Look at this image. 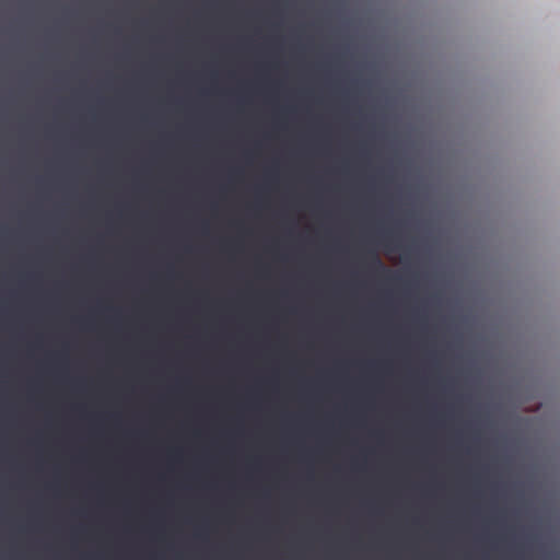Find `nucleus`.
I'll return each mask as SVG.
<instances>
[{
    "mask_svg": "<svg viewBox=\"0 0 560 560\" xmlns=\"http://www.w3.org/2000/svg\"><path fill=\"white\" fill-rule=\"evenodd\" d=\"M493 389H494V387L492 386V397L494 396ZM491 407H492V411H493L494 410V401L493 400H492Z\"/></svg>",
    "mask_w": 560,
    "mask_h": 560,
    "instance_id": "20e7f679",
    "label": "nucleus"
},
{
    "mask_svg": "<svg viewBox=\"0 0 560 560\" xmlns=\"http://www.w3.org/2000/svg\"><path fill=\"white\" fill-rule=\"evenodd\" d=\"M369 258H370V265L373 269L377 270V271H382V272H386V273H390V271L385 267V265L383 264V261L381 260L380 256L377 255V253L375 252H371L369 254Z\"/></svg>",
    "mask_w": 560,
    "mask_h": 560,
    "instance_id": "f03ea898",
    "label": "nucleus"
},
{
    "mask_svg": "<svg viewBox=\"0 0 560 560\" xmlns=\"http://www.w3.org/2000/svg\"><path fill=\"white\" fill-rule=\"evenodd\" d=\"M492 255L494 254V178L492 177Z\"/></svg>",
    "mask_w": 560,
    "mask_h": 560,
    "instance_id": "7ed1b4c3",
    "label": "nucleus"
},
{
    "mask_svg": "<svg viewBox=\"0 0 560 560\" xmlns=\"http://www.w3.org/2000/svg\"><path fill=\"white\" fill-rule=\"evenodd\" d=\"M386 247H387L389 250H392V247H390V245H389V244H386Z\"/></svg>",
    "mask_w": 560,
    "mask_h": 560,
    "instance_id": "39448f33",
    "label": "nucleus"
},
{
    "mask_svg": "<svg viewBox=\"0 0 560 560\" xmlns=\"http://www.w3.org/2000/svg\"><path fill=\"white\" fill-rule=\"evenodd\" d=\"M491 362H492V363L494 362V359H493V358L491 359Z\"/></svg>",
    "mask_w": 560,
    "mask_h": 560,
    "instance_id": "423d86ee",
    "label": "nucleus"
},
{
    "mask_svg": "<svg viewBox=\"0 0 560 560\" xmlns=\"http://www.w3.org/2000/svg\"><path fill=\"white\" fill-rule=\"evenodd\" d=\"M526 508H527V504H526L524 494H523V492H520L516 503L512 508L513 516L518 521Z\"/></svg>",
    "mask_w": 560,
    "mask_h": 560,
    "instance_id": "f257e3e1",
    "label": "nucleus"
}]
</instances>
